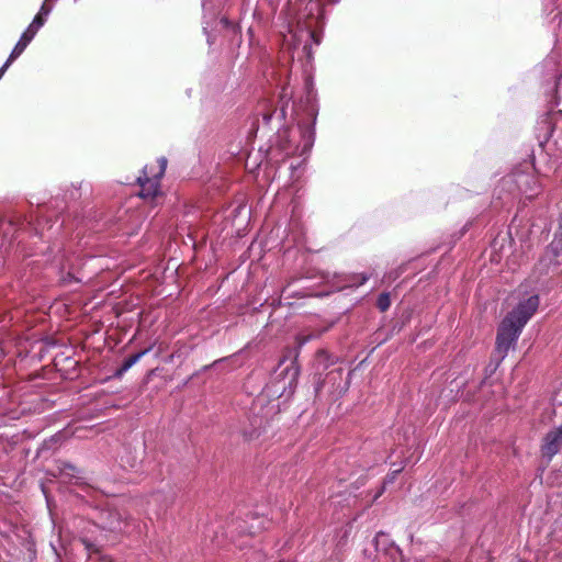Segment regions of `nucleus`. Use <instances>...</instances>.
Returning a JSON list of instances; mask_svg holds the SVG:
<instances>
[{
    "label": "nucleus",
    "instance_id": "nucleus-21",
    "mask_svg": "<svg viewBox=\"0 0 562 562\" xmlns=\"http://www.w3.org/2000/svg\"><path fill=\"white\" fill-rule=\"evenodd\" d=\"M384 488H385V487H384V485H383V486L380 488V491L375 494V496H374V501H375V499H378V498L383 494Z\"/></svg>",
    "mask_w": 562,
    "mask_h": 562
},
{
    "label": "nucleus",
    "instance_id": "nucleus-3",
    "mask_svg": "<svg viewBox=\"0 0 562 562\" xmlns=\"http://www.w3.org/2000/svg\"><path fill=\"white\" fill-rule=\"evenodd\" d=\"M522 328L512 323L510 319L506 317L502 321L496 336V346L495 352L498 355L499 359L503 360L509 349L516 344Z\"/></svg>",
    "mask_w": 562,
    "mask_h": 562
},
{
    "label": "nucleus",
    "instance_id": "nucleus-5",
    "mask_svg": "<svg viewBox=\"0 0 562 562\" xmlns=\"http://www.w3.org/2000/svg\"><path fill=\"white\" fill-rule=\"evenodd\" d=\"M539 306V296L531 295L527 300L520 302L516 308L509 312L506 316L512 323H515L519 327L524 328L527 322L536 313Z\"/></svg>",
    "mask_w": 562,
    "mask_h": 562
},
{
    "label": "nucleus",
    "instance_id": "nucleus-20",
    "mask_svg": "<svg viewBox=\"0 0 562 562\" xmlns=\"http://www.w3.org/2000/svg\"><path fill=\"white\" fill-rule=\"evenodd\" d=\"M99 562H114L113 559L109 555H101Z\"/></svg>",
    "mask_w": 562,
    "mask_h": 562
},
{
    "label": "nucleus",
    "instance_id": "nucleus-10",
    "mask_svg": "<svg viewBox=\"0 0 562 562\" xmlns=\"http://www.w3.org/2000/svg\"><path fill=\"white\" fill-rule=\"evenodd\" d=\"M33 40L29 36V34H25L23 32V34L21 35L20 40L18 41V43L15 44L10 54L11 60H15L25 50V48Z\"/></svg>",
    "mask_w": 562,
    "mask_h": 562
},
{
    "label": "nucleus",
    "instance_id": "nucleus-18",
    "mask_svg": "<svg viewBox=\"0 0 562 562\" xmlns=\"http://www.w3.org/2000/svg\"><path fill=\"white\" fill-rule=\"evenodd\" d=\"M38 13H43V16L46 18L49 13V8H47L46 4H43Z\"/></svg>",
    "mask_w": 562,
    "mask_h": 562
},
{
    "label": "nucleus",
    "instance_id": "nucleus-2",
    "mask_svg": "<svg viewBox=\"0 0 562 562\" xmlns=\"http://www.w3.org/2000/svg\"><path fill=\"white\" fill-rule=\"evenodd\" d=\"M319 337V334L317 335H305V336H296L295 340L297 344L296 349L292 348H285L283 350V356L279 361V368L282 367L288 360H290V363L286 364L278 376L282 378L283 380L288 379V385L292 386L300 374V367L297 364V358L300 355V349L311 339Z\"/></svg>",
    "mask_w": 562,
    "mask_h": 562
},
{
    "label": "nucleus",
    "instance_id": "nucleus-4",
    "mask_svg": "<svg viewBox=\"0 0 562 562\" xmlns=\"http://www.w3.org/2000/svg\"><path fill=\"white\" fill-rule=\"evenodd\" d=\"M325 385H329V393L331 397L337 400L349 390L350 381L349 379H344V369L337 368L329 371L324 379L322 376L317 378L315 383V394L318 395Z\"/></svg>",
    "mask_w": 562,
    "mask_h": 562
},
{
    "label": "nucleus",
    "instance_id": "nucleus-22",
    "mask_svg": "<svg viewBox=\"0 0 562 562\" xmlns=\"http://www.w3.org/2000/svg\"><path fill=\"white\" fill-rule=\"evenodd\" d=\"M221 22H222L224 25H226V26H227V25H229V21H228V19H227V18H222V19H221Z\"/></svg>",
    "mask_w": 562,
    "mask_h": 562
},
{
    "label": "nucleus",
    "instance_id": "nucleus-14",
    "mask_svg": "<svg viewBox=\"0 0 562 562\" xmlns=\"http://www.w3.org/2000/svg\"><path fill=\"white\" fill-rule=\"evenodd\" d=\"M46 18L43 16V13H37L34 19L33 23L35 26H38L40 29L44 25Z\"/></svg>",
    "mask_w": 562,
    "mask_h": 562
},
{
    "label": "nucleus",
    "instance_id": "nucleus-7",
    "mask_svg": "<svg viewBox=\"0 0 562 562\" xmlns=\"http://www.w3.org/2000/svg\"><path fill=\"white\" fill-rule=\"evenodd\" d=\"M338 361V358L330 353L327 349H318L313 359V370L315 378H321L323 373L334 366Z\"/></svg>",
    "mask_w": 562,
    "mask_h": 562
},
{
    "label": "nucleus",
    "instance_id": "nucleus-9",
    "mask_svg": "<svg viewBox=\"0 0 562 562\" xmlns=\"http://www.w3.org/2000/svg\"><path fill=\"white\" fill-rule=\"evenodd\" d=\"M151 347L140 350L126 359H124L122 366L116 371V376H122L128 369H131L136 362H138L147 352H149Z\"/></svg>",
    "mask_w": 562,
    "mask_h": 562
},
{
    "label": "nucleus",
    "instance_id": "nucleus-1",
    "mask_svg": "<svg viewBox=\"0 0 562 562\" xmlns=\"http://www.w3.org/2000/svg\"><path fill=\"white\" fill-rule=\"evenodd\" d=\"M167 168V159L158 158L155 162L146 165L142 175L137 177V184L140 187L138 196L153 204L160 196V180Z\"/></svg>",
    "mask_w": 562,
    "mask_h": 562
},
{
    "label": "nucleus",
    "instance_id": "nucleus-13",
    "mask_svg": "<svg viewBox=\"0 0 562 562\" xmlns=\"http://www.w3.org/2000/svg\"><path fill=\"white\" fill-rule=\"evenodd\" d=\"M549 252L554 254L555 257L562 256V246L559 248V244L554 241L550 244Z\"/></svg>",
    "mask_w": 562,
    "mask_h": 562
},
{
    "label": "nucleus",
    "instance_id": "nucleus-24",
    "mask_svg": "<svg viewBox=\"0 0 562 562\" xmlns=\"http://www.w3.org/2000/svg\"><path fill=\"white\" fill-rule=\"evenodd\" d=\"M366 280H367V278H366V277H362V278H361V281H360V284H362Z\"/></svg>",
    "mask_w": 562,
    "mask_h": 562
},
{
    "label": "nucleus",
    "instance_id": "nucleus-25",
    "mask_svg": "<svg viewBox=\"0 0 562 562\" xmlns=\"http://www.w3.org/2000/svg\"><path fill=\"white\" fill-rule=\"evenodd\" d=\"M112 529L116 530V529H121V527L120 526H113Z\"/></svg>",
    "mask_w": 562,
    "mask_h": 562
},
{
    "label": "nucleus",
    "instance_id": "nucleus-16",
    "mask_svg": "<svg viewBox=\"0 0 562 562\" xmlns=\"http://www.w3.org/2000/svg\"><path fill=\"white\" fill-rule=\"evenodd\" d=\"M533 182L535 184L537 183V181L535 180L533 177H530V176H521L520 179L517 181L518 183L520 182H524V183H529V182Z\"/></svg>",
    "mask_w": 562,
    "mask_h": 562
},
{
    "label": "nucleus",
    "instance_id": "nucleus-6",
    "mask_svg": "<svg viewBox=\"0 0 562 562\" xmlns=\"http://www.w3.org/2000/svg\"><path fill=\"white\" fill-rule=\"evenodd\" d=\"M562 448V425L549 431L541 445V453L543 457L551 460Z\"/></svg>",
    "mask_w": 562,
    "mask_h": 562
},
{
    "label": "nucleus",
    "instance_id": "nucleus-17",
    "mask_svg": "<svg viewBox=\"0 0 562 562\" xmlns=\"http://www.w3.org/2000/svg\"><path fill=\"white\" fill-rule=\"evenodd\" d=\"M400 472H401V470H396V471L392 472V474L387 476V480H386V482H385V483H387V482H393V481L395 480L396 475H397Z\"/></svg>",
    "mask_w": 562,
    "mask_h": 562
},
{
    "label": "nucleus",
    "instance_id": "nucleus-23",
    "mask_svg": "<svg viewBox=\"0 0 562 562\" xmlns=\"http://www.w3.org/2000/svg\"><path fill=\"white\" fill-rule=\"evenodd\" d=\"M537 194H538V192H535V193L529 194L527 198H528V199H532V198H533L535 195H537Z\"/></svg>",
    "mask_w": 562,
    "mask_h": 562
},
{
    "label": "nucleus",
    "instance_id": "nucleus-12",
    "mask_svg": "<svg viewBox=\"0 0 562 562\" xmlns=\"http://www.w3.org/2000/svg\"><path fill=\"white\" fill-rule=\"evenodd\" d=\"M40 27L38 26H35L34 23L32 22L27 29L24 31L25 34H29V36L33 40L36 35V33L38 32Z\"/></svg>",
    "mask_w": 562,
    "mask_h": 562
},
{
    "label": "nucleus",
    "instance_id": "nucleus-11",
    "mask_svg": "<svg viewBox=\"0 0 562 562\" xmlns=\"http://www.w3.org/2000/svg\"><path fill=\"white\" fill-rule=\"evenodd\" d=\"M390 305H391L390 295L387 293H381L376 300V307L381 312H385L389 310Z\"/></svg>",
    "mask_w": 562,
    "mask_h": 562
},
{
    "label": "nucleus",
    "instance_id": "nucleus-15",
    "mask_svg": "<svg viewBox=\"0 0 562 562\" xmlns=\"http://www.w3.org/2000/svg\"><path fill=\"white\" fill-rule=\"evenodd\" d=\"M14 60H11V56L9 55L7 61L3 64V66L0 68V79L2 78V76L4 75V72L7 71V69L10 67V65L13 63Z\"/></svg>",
    "mask_w": 562,
    "mask_h": 562
},
{
    "label": "nucleus",
    "instance_id": "nucleus-8",
    "mask_svg": "<svg viewBox=\"0 0 562 562\" xmlns=\"http://www.w3.org/2000/svg\"><path fill=\"white\" fill-rule=\"evenodd\" d=\"M250 423L252 428L250 430H243V436L246 440H254L259 438L268 425V419L255 414Z\"/></svg>",
    "mask_w": 562,
    "mask_h": 562
},
{
    "label": "nucleus",
    "instance_id": "nucleus-19",
    "mask_svg": "<svg viewBox=\"0 0 562 562\" xmlns=\"http://www.w3.org/2000/svg\"><path fill=\"white\" fill-rule=\"evenodd\" d=\"M72 280H74V281H76V282H80V280H79V279L74 278L70 273H68V274H67V278H64V279H63V281H64L65 283L71 282Z\"/></svg>",
    "mask_w": 562,
    "mask_h": 562
}]
</instances>
